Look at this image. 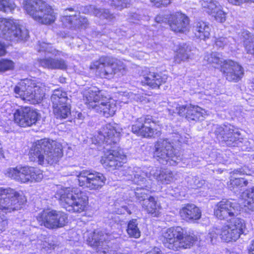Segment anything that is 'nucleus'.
<instances>
[{
    "mask_svg": "<svg viewBox=\"0 0 254 254\" xmlns=\"http://www.w3.org/2000/svg\"><path fill=\"white\" fill-rule=\"evenodd\" d=\"M29 155L31 161L39 165H54L63 156L62 146L55 140L44 138L33 144Z\"/></svg>",
    "mask_w": 254,
    "mask_h": 254,
    "instance_id": "obj_1",
    "label": "nucleus"
},
{
    "mask_svg": "<svg viewBox=\"0 0 254 254\" xmlns=\"http://www.w3.org/2000/svg\"><path fill=\"white\" fill-rule=\"evenodd\" d=\"M83 99L89 108L103 114L105 117L113 116L117 111V101L111 99L104 90L92 87L83 91Z\"/></svg>",
    "mask_w": 254,
    "mask_h": 254,
    "instance_id": "obj_2",
    "label": "nucleus"
},
{
    "mask_svg": "<svg viewBox=\"0 0 254 254\" xmlns=\"http://www.w3.org/2000/svg\"><path fill=\"white\" fill-rule=\"evenodd\" d=\"M55 194L61 205L71 212L84 211L88 205V197L83 192L73 188L57 186Z\"/></svg>",
    "mask_w": 254,
    "mask_h": 254,
    "instance_id": "obj_3",
    "label": "nucleus"
},
{
    "mask_svg": "<svg viewBox=\"0 0 254 254\" xmlns=\"http://www.w3.org/2000/svg\"><path fill=\"white\" fill-rule=\"evenodd\" d=\"M204 60L214 67H220L223 76L229 81L237 82L244 75V69L240 64L231 60H224L219 53H207Z\"/></svg>",
    "mask_w": 254,
    "mask_h": 254,
    "instance_id": "obj_4",
    "label": "nucleus"
},
{
    "mask_svg": "<svg viewBox=\"0 0 254 254\" xmlns=\"http://www.w3.org/2000/svg\"><path fill=\"white\" fill-rule=\"evenodd\" d=\"M246 228L245 221L241 218H234L229 221V224H226L221 229L212 228L209 230L206 237L208 243L215 244L219 236L222 240L228 242L236 241L241 234L244 233Z\"/></svg>",
    "mask_w": 254,
    "mask_h": 254,
    "instance_id": "obj_5",
    "label": "nucleus"
},
{
    "mask_svg": "<svg viewBox=\"0 0 254 254\" xmlns=\"http://www.w3.org/2000/svg\"><path fill=\"white\" fill-rule=\"evenodd\" d=\"M160 240L166 248L177 251L181 248H190L195 239L193 236L188 234L182 227L178 226L163 229Z\"/></svg>",
    "mask_w": 254,
    "mask_h": 254,
    "instance_id": "obj_6",
    "label": "nucleus"
},
{
    "mask_svg": "<svg viewBox=\"0 0 254 254\" xmlns=\"http://www.w3.org/2000/svg\"><path fill=\"white\" fill-rule=\"evenodd\" d=\"M215 133L217 138L225 141L228 146H237L243 151H250L254 149V140L242 138L238 129L231 125L216 126Z\"/></svg>",
    "mask_w": 254,
    "mask_h": 254,
    "instance_id": "obj_7",
    "label": "nucleus"
},
{
    "mask_svg": "<svg viewBox=\"0 0 254 254\" xmlns=\"http://www.w3.org/2000/svg\"><path fill=\"white\" fill-rule=\"evenodd\" d=\"M45 86L35 80L25 79L14 88L16 97L32 104L40 103L45 95Z\"/></svg>",
    "mask_w": 254,
    "mask_h": 254,
    "instance_id": "obj_8",
    "label": "nucleus"
},
{
    "mask_svg": "<svg viewBox=\"0 0 254 254\" xmlns=\"http://www.w3.org/2000/svg\"><path fill=\"white\" fill-rule=\"evenodd\" d=\"M23 8L34 20L44 24H50L56 19L52 7L41 0H25Z\"/></svg>",
    "mask_w": 254,
    "mask_h": 254,
    "instance_id": "obj_9",
    "label": "nucleus"
},
{
    "mask_svg": "<svg viewBox=\"0 0 254 254\" xmlns=\"http://www.w3.org/2000/svg\"><path fill=\"white\" fill-rule=\"evenodd\" d=\"M26 201L22 192L11 188H0V213H7L20 209Z\"/></svg>",
    "mask_w": 254,
    "mask_h": 254,
    "instance_id": "obj_10",
    "label": "nucleus"
},
{
    "mask_svg": "<svg viewBox=\"0 0 254 254\" xmlns=\"http://www.w3.org/2000/svg\"><path fill=\"white\" fill-rule=\"evenodd\" d=\"M126 67L122 61L111 57H102L90 65V68L97 69L101 77L108 79L118 71L123 73Z\"/></svg>",
    "mask_w": 254,
    "mask_h": 254,
    "instance_id": "obj_11",
    "label": "nucleus"
},
{
    "mask_svg": "<svg viewBox=\"0 0 254 254\" xmlns=\"http://www.w3.org/2000/svg\"><path fill=\"white\" fill-rule=\"evenodd\" d=\"M161 172V170L156 167H143L142 168L137 167L133 168L129 167L127 168L124 175L127 177V179L131 180L134 184L139 186L137 188L150 190V186L146 185L145 177L150 180L154 178L158 181V178Z\"/></svg>",
    "mask_w": 254,
    "mask_h": 254,
    "instance_id": "obj_12",
    "label": "nucleus"
},
{
    "mask_svg": "<svg viewBox=\"0 0 254 254\" xmlns=\"http://www.w3.org/2000/svg\"><path fill=\"white\" fill-rule=\"evenodd\" d=\"M154 157L161 164L175 166L182 159L179 151L174 149L167 139H160L155 145Z\"/></svg>",
    "mask_w": 254,
    "mask_h": 254,
    "instance_id": "obj_13",
    "label": "nucleus"
},
{
    "mask_svg": "<svg viewBox=\"0 0 254 254\" xmlns=\"http://www.w3.org/2000/svg\"><path fill=\"white\" fill-rule=\"evenodd\" d=\"M0 36L8 41L18 42L26 39L28 32L21 29L18 20L0 18Z\"/></svg>",
    "mask_w": 254,
    "mask_h": 254,
    "instance_id": "obj_14",
    "label": "nucleus"
},
{
    "mask_svg": "<svg viewBox=\"0 0 254 254\" xmlns=\"http://www.w3.org/2000/svg\"><path fill=\"white\" fill-rule=\"evenodd\" d=\"M5 174L21 183L38 182L43 178V173L41 170L29 166L9 168L6 170Z\"/></svg>",
    "mask_w": 254,
    "mask_h": 254,
    "instance_id": "obj_15",
    "label": "nucleus"
},
{
    "mask_svg": "<svg viewBox=\"0 0 254 254\" xmlns=\"http://www.w3.org/2000/svg\"><path fill=\"white\" fill-rule=\"evenodd\" d=\"M75 175L77 178L79 186L89 190H97L101 189L106 181L103 174L91 170L76 172Z\"/></svg>",
    "mask_w": 254,
    "mask_h": 254,
    "instance_id": "obj_16",
    "label": "nucleus"
},
{
    "mask_svg": "<svg viewBox=\"0 0 254 254\" xmlns=\"http://www.w3.org/2000/svg\"><path fill=\"white\" fill-rule=\"evenodd\" d=\"M37 220L41 225L49 229L63 227L67 223V215L62 211L45 209L40 212Z\"/></svg>",
    "mask_w": 254,
    "mask_h": 254,
    "instance_id": "obj_17",
    "label": "nucleus"
},
{
    "mask_svg": "<svg viewBox=\"0 0 254 254\" xmlns=\"http://www.w3.org/2000/svg\"><path fill=\"white\" fill-rule=\"evenodd\" d=\"M156 123L150 116L137 118L132 125L133 133L144 137H155L160 135V131L155 127Z\"/></svg>",
    "mask_w": 254,
    "mask_h": 254,
    "instance_id": "obj_18",
    "label": "nucleus"
},
{
    "mask_svg": "<svg viewBox=\"0 0 254 254\" xmlns=\"http://www.w3.org/2000/svg\"><path fill=\"white\" fill-rule=\"evenodd\" d=\"M240 204L236 201L229 199H223L219 202L214 209V214L220 220L229 221L234 218H238L237 215L241 210Z\"/></svg>",
    "mask_w": 254,
    "mask_h": 254,
    "instance_id": "obj_19",
    "label": "nucleus"
},
{
    "mask_svg": "<svg viewBox=\"0 0 254 254\" xmlns=\"http://www.w3.org/2000/svg\"><path fill=\"white\" fill-rule=\"evenodd\" d=\"M176 105L174 108L168 109L169 113L172 115L177 113L181 116H185L189 121H201L208 116L206 111L197 106L190 105L178 107V105Z\"/></svg>",
    "mask_w": 254,
    "mask_h": 254,
    "instance_id": "obj_20",
    "label": "nucleus"
},
{
    "mask_svg": "<svg viewBox=\"0 0 254 254\" xmlns=\"http://www.w3.org/2000/svg\"><path fill=\"white\" fill-rule=\"evenodd\" d=\"M134 190L135 195L140 201H142L141 204L144 210L153 216H158L160 213L161 206L157 203L154 197L150 196L148 198H146L150 190L142 188H136Z\"/></svg>",
    "mask_w": 254,
    "mask_h": 254,
    "instance_id": "obj_21",
    "label": "nucleus"
},
{
    "mask_svg": "<svg viewBox=\"0 0 254 254\" xmlns=\"http://www.w3.org/2000/svg\"><path fill=\"white\" fill-rule=\"evenodd\" d=\"M122 128L115 123L108 124L104 126L99 131L97 138L99 144L111 145L119 141L122 134Z\"/></svg>",
    "mask_w": 254,
    "mask_h": 254,
    "instance_id": "obj_22",
    "label": "nucleus"
},
{
    "mask_svg": "<svg viewBox=\"0 0 254 254\" xmlns=\"http://www.w3.org/2000/svg\"><path fill=\"white\" fill-rule=\"evenodd\" d=\"M90 235L87 239L88 244L96 249L98 253L103 254H107L109 252V246L107 245V242L119 236L118 234L109 235L99 232L98 231H94L90 234Z\"/></svg>",
    "mask_w": 254,
    "mask_h": 254,
    "instance_id": "obj_23",
    "label": "nucleus"
},
{
    "mask_svg": "<svg viewBox=\"0 0 254 254\" xmlns=\"http://www.w3.org/2000/svg\"><path fill=\"white\" fill-rule=\"evenodd\" d=\"M16 124L22 127H29L35 124L40 118L38 112L30 107L21 108L14 113Z\"/></svg>",
    "mask_w": 254,
    "mask_h": 254,
    "instance_id": "obj_24",
    "label": "nucleus"
},
{
    "mask_svg": "<svg viewBox=\"0 0 254 254\" xmlns=\"http://www.w3.org/2000/svg\"><path fill=\"white\" fill-rule=\"evenodd\" d=\"M51 101L53 103V112L57 118L65 119L70 114V108L69 106H64V113H61L59 106L62 104H68L67 94L61 90H54L51 96Z\"/></svg>",
    "mask_w": 254,
    "mask_h": 254,
    "instance_id": "obj_25",
    "label": "nucleus"
},
{
    "mask_svg": "<svg viewBox=\"0 0 254 254\" xmlns=\"http://www.w3.org/2000/svg\"><path fill=\"white\" fill-rule=\"evenodd\" d=\"M61 20L63 25L68 28H85L87 25V19L74 12L72 8L65 9Z\"/></svg>",
    "mask_w": 254,
    "mask_h": 254,
    "instance_id": "obj_26",
    "label": "nucleus"
},
{
    "mask_svg": "<svg viewBox=\"0 0 254 254\" xmlns=\"http://www.w3.org/2000/svg\"><path fill=\"white\" fill-rule=\"evenodd\" d=\"M126 161V156L121 151L109 150L101 160L104 167L109 170L119 169Z\"/></svg>",
    "mask_w": 254,
    "mask_h": 254,
    "instance_id": "obj_27",
    "label": "nucleus"
},
{
    "mask_svg": "<svg viewBox=\"0 0 254 254\" xmlns=\"http://www.w3.org/2000/svg\"><path fill=\"white\" fill-rule=\"evenodd\" d=\"M142 73L143 79L142 82L152 88H158L166 82L168 78L166 74L151 72L147 68H145Z\"/></svg>",
    "mask_w": 254,
    "mask_h": 254,
    "instance_id": "obj_28",
    "label": "nucleus"
},
{
    "mask_svg": "<svg viewBox=\"0 0 254 254\" xmlns=\"http://www.w3.org/2000/svg\"><path fill=\"white\" fill-rule=\"evenodd\" d=\"M168 22L171 29L174 32H184L187 30L189 19L185 14L178 12L170 15Z\"/></svg>",
    "mask_w": 254,
    "mask_h": 254,
    "instance_id": "obj_29",
    "label": "nucleus"
},
{
    "mask_svg": "<svg viewBox=\"0 0 254 254\" xmlns=\"http://www.w3.org/2000/svg\"><path fill=\"white\" fill-rule=\"evenodd\" d=\"M180 215L186 221L192 222L201 218V211L194 204H188L180 209Z\"/></svg>",
    "mask_w": 254,
    "mask_h": 254,
    "instance_id": "obj_30",
    "label": "nucleus"
},
{
    "mask_svg": "<svg viewBox=\"0 0 254 254\" xmlns=\"http://www.w3.org/2000/svg\"><path fill=\"white\" fill-rule=\"evenodd\" d=\"M192 30L197 38L205 40L210 37L211 27L206 22L199 21L194 23Z\"/></svg>",
    "mask_w": 254,
    "mask_h": 254,
    "instance_id": "obj_31",
    "label": "nucleus"
},
{
    "mask_svg": "<svg viewBox=\"0 0 254 254\" xmlns=\"http://www.w3.org/2000/svg\"><path fill=\"white\" fill-rule=\"evenodd\" d=\"M239 37L247 53L254 56V35L246 30H242L239 33Z\"/></svg>",
    "mask_w": 254,
    "mask_h": 254,
    "instance_id": "obj_32",
    "label": "nucleus"
},
{
    "mask_svg": "<svg viewBox=\"0 0 254 254\" xmlns=\"http://www.w3.org/2000/svg\"><path fill=\"white\" fill-rule=\"evenodd\" d=\"M39 63L42 67L51 69H64L67 66L63 60L51 58L40 59Z\"/></svg>",
    "mask_w": 254,
    "mask_h": 254,
    "instance_id": "obj_33",
    "label": "nucleus"
},
{
    "mask_svg": "<svg viewBox=\"0 0 254 254\" xmlns=\"http://www.w3.org/2000/svg\"><path fill=\"white\" fill-rule=\"evenodd\" d=\"M241 201L246 211H254V186L243 192Z\"/></svg>",
    "mask_w": 254,
    "mask_h": 254,
    "instance_id": "obj_34",
    "label": "nucleus"
},
{
    "mask_svg": "<svg viewBox=\"0 0 254 254\" xmlns=\"http://www.w3.org/2000/svg\"><path fill=\"white\" fill-rule=\"evenodd\" d=\"M191 47L186 45L181 46L174 57V61L177 64L186 61L193 58V52Z\"/></svg>",
    "mask_w": 254,
    "mask_h": 254,
    "instance_id": "obj_35",
    "label": "nucleus"
},
{
    "mask_svg": "<svg viewBox=\"0 0 254 254\" xmlns=\"http://www.w3.org/2000/svg\"><path fill=\"white\" fill-rule=\"evenodd\" d=\"M200 2L203 11L209 14L215 13L220 8L219 2L214 0H201Z\"/></svg>",
    "mask_w": 254,
    "mask_h": 254,
    "instance_id": "obj_36",
    "label": "nucleus"
},
{
    "mask_svg": "<svg viewBox=\"0 0 254 254\" xmlns=\"http://www.w3.org/2000/svg\"><path fill=\"white\" fill-rule=\"evenodd\" d=\"M38 242V244L40 245V248L47 253H51L58 246L57 242L51 237L44 238L43 240H40Z\"/></svg>",
    "mask_w": 254,
    "mask_h": 254,
    "instance_id": "obj_37",
    "label": "nucleus"
},
{
    "mask_svg": "<svg viewBox=\"0 0 254 254\" xmlns=\"http://www.w3.org/2000/svg\"><path fill=\"white\" fill-rule=\"evenodd\" d=\"M177 174L168 170H162L161 174L158 178V182L163 184H169L177 180L176 176Z\"/></svg>",
    "mask_w": 254,
    "mask_h": 254,
    "instance_id": "obj_38",
    "label": "nucleus"
},
{
    "mask_svg": "<svg viewBox=\"0 0 254 254\" xmlns=\"http://www.w3.org/2000/svg\"><path fill=\"white\" fill-rule=\"evenodd\" d=\"M127 232L130 237L136 239L140 237V231L136 219H133L128 222Z\"/></svg>",
    "mask_w": 254,
    "mask_h": 254,
    "instance_id": "obj_39",
    "label": "nucleus"
},
{
    "mask_svg": "<svg viewBox=\"0 0 254 254\" xmlns=\"http://www.w3.org/2000/svg\"><path fill=\"white\" fill-rule=\"evenodd\" d=\"M248 184L247 180L243 178H231L228 183V186L231 190H235V189H240L243 187L246 186Z\"/></svg>",
    "mask_w": 254,
    "mask_h": 254,
    "instance_id": "obj_40",
    "label": "nucleus"
},
{
    "mask_svg": "<svg viewBox=\"0 0 254 254\" xmlns=\"http://www.w3.org/2000/svg\"><path fill=\"white\" fill-rule=\"evenodd\" d=\"M16 5L12 0H0V12H12Z\"/></svg>",
    "mask_w": 254,
    "mask_h": 254,
    "instance_id": "obj_41",
    "label": "nucleus"
},
{
    "mask_svg": "<svg viewBox=\"0 0 254 254\" xmlns=\"http://www.w3.org/2000/svg\"><path fill=\"white\" fill-rule=\"evenodd\" d=\"M118 98L120 103H128L132 100H137L138 97L132 92H122L119 93Z\"/></svg>",
    "mask_w": 254,
    "mask_h": 254,
    "instance_id": "obj_42",
    "label": "nucleus"
},
{
    "mask_svg": "<svg viewBox=\"0 0 254 254\" xmlns=\"http://www.w3.org/2000/svg\"><path fill=\"white\" fill-rule=\"evenodd\" d=\"M39 52L45 51L50 53L55 56L59 55V52L53 48L51 44L44 42L40 43L37 48Z\"/></svg>",
    "mask_w": 254,
    "mask_h": 254,
    "instance_id": "obj_43",
    "label": "nucleus"
},
{
    "mask_svg": "<svg viewBox=\"0 0 254 254\" xmlns=\"http://www.w3.org/2000/svg\"><path fill=\"white\" fill-rule=\"evenodd\" d=\"M14 67V63L11 60L2 59L0 61V71L12 70Z\"/></svg>",
    "mask_w": 254,
    "mask_h": 254,
    "instance_id": "obj_44",
    "label": "nucleus"
},
{
    "mask_svg": "<svg viewBox=\"0 0 254 254\" xmlns=\"http://www.w3.org/2000/svg\"><path fill=\"white\" fill-rule=\"evenodd\" d=\"M95 15L100 18H105L106 19L111 20L114 16L111 14L108 10L96 9L94 10Z\"/></svg>",
    "mask_w": 254,
    "mask_h": 254,
    "instance_id": "obj_45",
    "label": "nucleus"
},
{
    "mask_svg": "<svg viewBox=\"0 0 254 254\" xmlns=\"http://www.w3.org/2000/svg\"><path fill=\"white\" fill-rule=\"evenodd\" d=\"M15 110V105L10 102H6L2 106L0 111L3 114L14 115L13 112Z\"/></svg>",
    "mask_w": 254,
    "mask_h": 254,
    "instance_id": "obj_46",
    "label": "nucleus"
},
{
    "mask_svg": "<svg viewBox=\"0 0 254 254\" xmlns=\"http://www.w3.org/2000/svg\"><path fill=\"white\" fill-rule=\"evenodd\" d=\"M232 38L229 37L228 38L224 37H219L215 38V46L218 48H224L228 45Z\"/></svg>",
    "mask_w": 254,
    "mask_h": 254,
    "instance_id": "obj_47",
    "label": "nucleus"
},
{
    "mask_svg": "<svg viewBox=\"0 0 254 254\" xmlns=\"http://www.w3.org/2000/svg\"><path fill=\"white\" fill-rule=\"evenodd\" d=\"M213 16L214 17L215 20L219 22L223 23L225 21L227 13L222 10V6L220 5V8L217 9L215 13H213Z\"/></svg>",
    "mask_w": 254,
    "mask_h": 254,
    "instance_id": "obj_48",
    "label": "nucleus"
},
{
    "mask_svg": "<svg viewBox=\"0 0 254 254\" xmlns=\"http://www.w3.org/2000/svg\"><path fill=\"white\" fill-rule=\"evenodd\" d=\"M130 0H108V2L112 5H114L119 9L127 6Z\"/></svg>",
    "mask_w": 254,
    "mask_h": 254,
    "instance_id": "obj_49",
    "label": "nucleus"
},
{
    "mask_svg": "<svg viewBox=\"0 0 254 254\" xmlns=\"http://www.w3.org/2000/svg\"><path fill=\"white\" fill-rule=\"evenodd\" d=\"M171 0H150L151 2L156 7L162 5L167 6L171 2Z\"/></svg>",
    "mask_w": 254,
    "mask_h": 254,
    "instance_id": "obj_50",
    "label": "nucleus"
},
{
    "mask_svg": "<svg viewBox=\"0 0 254 254\" xmlns=\"http://www.w3.org/2000/svg\"><path fill=\"white\" fill-rule=\"evenodd\" d=\"M254 169H249L246 167H245L240 169L237 170L235 171L236 174H246L247 175H251L253 173H254Z\"/></svg>",
    "mask_w": 254,
    "mask_h": 254,
    "instance_id": "obj_51",
    "label": "nucleus"
},
{
    "mask_svg": "<svg viewBox=\"0 0 254 254\" xmlns=\"http://www.w3.org/2000/svg\"><path fill=\"white\" fill-rule=\"evenodd\" d=\"M127 212L128 214H131V212L128 208L125 205H122L121 209L118 208V213L120 214H124Z\"/></svg>",
    "mask_w": 254,
    "mask_h": 254,
    "instance_id": "obj_52",
    "label": "nucleus"
},
{
    "mask_svg": "<svg viewBox=\"0 0 254 254\" xmlns=\"http://www.w3.org/2000/svg\"><path fill=\"white\" fill-rule=\"evenodd\" d=\"M7 225V221L6 219L0 218V230L4 229Z\"/></svg>",
    "mask_w": 254,
    "mask_h": 254,
    "instance_id": "obj_53",
    "label": "nucleus"
},
{
    "mask_svg": "<svg viewBox=\"0 0 254 254\" xmlns=\"http://www.w3.org/2000/svg\"><path fill=\"white\" fill-rule=\"evenodd\" d=\"M5 53V45L0 42V56H3Z\"/></svg>",
    "mask_w": 254,
    "mask_h": 254,
    "instance_id": "obj_54",
    "label": "nucleus"
},
{
    "mask_svg": "<svg viewBox=\"0 0 254 254\" xmlns=\"http://www.w3.org/2000/svg\"><path fill=\"white\" fill-rule=\"evenodd\" d=\"M146 254H162L159 249L155 248L153 250L147 252Z\"/></svg>",
    "mask_w": 254,
    "mask_h": 254,
    "instance_id": "obj_55",
    "label": "nucleus"
},
{
    "mask_svg": "<svg viewBox=\"0 0 254 254\" xmlns=\"http://www.w3.org/2000/svg\"><path fill=\"white\" fill-rule=\"evenodd\" d=\"M230 3L235 5H240L241 4L240 0H227Z\"/></svg>",
    "mask_w": 254,
    "mask_h": 254,
    "instance_id": "obj_56",
    "label": "nucleus"
},
{
    "mask_svg": "<svg viewBox=\"0 0 254 254\" xmlns=\"http://www.w3.org/2000/svg\"><path fill=\"white\" fill-rule=\"evenodd\" d=\"M249 254H254V241H252L249 249Z\"/></svg>",
    "mask_w": 254,
    "mask_h": 254,
    "instance_id": "obj_57",
    "label": "nucleus"
},
{
    "mask_svg": "<svg viewBox=\"0 0 254 254\" xmlns=\"http://www.w3.org/2000/svg\"><path fill=\"white\" fill-rule=\"evenodd\" d=\"M64 106H69V104H62L61 106H59V108H61L60 109V110H61V113H64Z\"/></svg>",
    "mask_w": 254,
    "mask_h": 254,
    "instance_id": "obj_58",
    "label": "nucleus"
},
{
    "mask_svg": "<svg viewBox=\"0 0 254 254\" xmlns=\"http://www.w3.org/2000/svg\"><path fill=\"white\" fill-rule=\"evenodd\" d=\"M198 182H199V180H198L197 179H195V182H194L195 185H194V186L193 187H192V188H194L195 187H198H198H200V186H199V185H198Z\"/></svg>",
    "mask_w": 254,
    "mask_h": 254,
    "instance_id": "obj_59",
    "label": "nucleus"
},
{
    "mask_svg": "<svg viewBox=\"0 0 254 254\" xmlns=\"http://www.w3.org/2000/svg\"><path fill=\"white\" fill-rule=\"evenodd\" d=\"M249 1L254 2V0H240L241 4L244 2H249Z\"/></svg>",
    "mask_w": 254,
    "mask_h": 254,
    "instance_id": "obj_60",
    "label": "nucleus"
},
{
    "mask_svg": "<svg viewBox=\"0 0 254 254\" xmlns=\"http://www.w3.org/2000/svg\"><path fill=\"white\" fill-rule=\"evenodd\" d=\"M227 254H239V253L236 251H230Z\"/></svg>",
    "mask_w": 254,
    "mask_h": 254,
    "instance_id": "obj_61",
    "label": "nucleus"
},
{
    "mask_svg": "<svg viewBox=\"0 0 254 254\" xmlns=\"http://www.w3.org/2000/svg\"><path fill=\"white\" fill-rule=\"evenodd\" d=\"M155 20L157 22H161V17L160 16H157L155 18Z\"/></svg>",
    "mask_w": 254,
    "mask_h": 254,
    "instance_id": "obj_62",
    "label": "nucleus"
},
{
    "mask_svg": "<svg viewBox=\"0 0 254 254\" xmlns=\"http://www.w3.org/2000/svg\"><path fill=\"white\" fill-rule=\"evenodd\" d=\"M2 155V145L0 143V157Z\"/></svg>",
    "mask_w": 254,
    "mask_h": 254,
    "instance_id": "obj_63",
    "label": "nucleus"
},
{
    "mask_svg": "<svg viewBox=\"0 0 254 254\" xmlns=\"http://www.w3.org/2000/svg\"><path fill=\"white\" fill-rule=\"evenodd\" d=\"M82 115L81 113H79L78 114V117L79 119H82Z\"/></svg>",
    "mask_w": 254,
    "mask_h": 254,
    "instance_id": "obj_64",
    "label": "nucleus"
}]
</instances>
